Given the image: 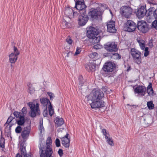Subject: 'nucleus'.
<instances>
[{"instance_id":"nucleus-25","label":"nucleus","mask_w":157,"mask_h":157,"mask_svg":"<svg viewBox=\"0 0 157 157\" xmlns=\"http://www.w3.org/2000/svg\"><path fill=\"white\" fill-rule=\"evenodd\" d=\"M152 118L150 116H148L144 118L143 121L144 123L146 124H149L151 123Z\"/></svg>"},{"instance_id":"nucleus-32","label":"nucleus","mask_w":157,"mask_h":157,"mask_svg":"<svg viewBox=\"0 0 157 157\" xmlns=\"http://www.w3.org/2000/svg\"><path fill=\"white\" fill-rule=\"evenodd\" d=\"M14 119V118H13V117L10 116L8 118L7 121L4 124V126L6 125L7 124H12V122L13 121Z\"/></svg>"},{"instance_id":"nucleus-40","label":"nucleus","mask_w":157,"mask_h":157,"mask_svg":"<svg viewBox=\"0 0 157 157\" xmlns=\"http://www.w3.org/2000/svg\"><path fill=\"white\" fill-rule=\"evenodd\" d=\"M22 131V128L21 126L18 125L15 128V131L16 133H20Z\"/></svg>"},{"instance_id":"nucleus-49","label":"nucleus","mask_w":157,"mask_h":157,"mask_svg":"<svg viewBox=\"0 0 157 157\" xmlns=\"http://www.w3.org/2000/svg\"><path fill=\"white\" fill-rule=\"evenodd\" d=\"M58 153L60 157H62L63 154V150L59 149L58 151Z\"/></svg>"},{"instance_id":"nucleus-52","label":"nucleus","mask_w":157,"mask_h":157,"mask_svg":"<svg viewBox=\"0 0 157 157\" xmlns=\"http://www.w3.org/2000/svg\"><path fill=\"white\" fill-rule=\"evenodd\" d=\"M151 89H153L152 88V84L151 83H149V84L147 86V89H146V91L147 90H150Z\"/></svg>"},{"instance_id":"nucleus-58","label":"nucleus","mask_w":157,"mask_h":157,"mask_svg":"<svg viewBox=\"0 0 157 157\" xmlns=\"http://www.w3.org/2000/svg\"><path fill=\"white\" fill-rule=\"evenodd\" d=\"M149 54V51H144V56L145 57L147 56Z\"/></svg>"},{"instance_id":"nucleus-54","label":"nucleus","mask_w":157,"mask_h":157,"mask_svg":"<svg viewBox=\"0 0 157 157\" xmlns=\"http://www.w3.org/2000/svg\"><path fill=\"white\" fill-rule=\"evenodd\" d=\"M43 115L44 117H46L48 115V111L47 109H44L43 112Z\"/></svg>"},{"instance_id":"nucleus-6","label":"nucleus","mask_w":157,"mask_h":157,"mask_svg":"<svg viewBox=\"0 0 157 157\" xmlns=\"http://www.w3.org/2000/svg\"><path fill=\"white\" fill-rule=\"evenodd\" d=\"M145 7V6H141L136 12V15L138 18H141L146 15L147 17V20L149 19V16H147L148 13H147V10Z\"/></svg>"},{"instance_id":"nucleus-18","label":"nucleus","mask_w":157,"mask_h":157,"mask_svg":"<svg viewBox=\"0 0 157 157\" xmlns=\"http://www.w3.org/2000/svg\"><path fill=\"white\" fill-rule=\"evenodd\" d=\"M85 68L88 71H94L95 70L96 66L93 63H89L85 65Z\"/></svg>"},{"instance_id":"nucleus-47","label":"nucleus","mask_w":157,"mask_h":157,"mask_svg":"<svg viewBox=\"0 0 157 157\" xmlns=\"http://www.w3.org/2000/svg\"><path fill=\"white\" fill-rule=\"evenodd\" d=\"M152 26L157 30V20L154 21L152 23Z\"/></svg>"},{"instance_id":"nucleus-57","label":"nucleus","mask_w":157,"mask_h":157,"mask_svg":"<svg viewBox=\"0 0 157 157\" xmlns=\"http://www.w3.org/2000/svg\"><path fill=\"white\" fill-rule=\"evenodd\" d=\"M24 157L23 155H22L21 151V154L20 153H18L16 155V157Z\"/></svg>"},{"instance_id":"nucleus-42","label":"nucleus","mask_w":157,"mask_h":157,"mask_svg":"<svg viewBox=\"0 0 157 157\" xmlns=\"http://www.w3.org/2000/svg\"><path fill=\"white\" fill-rule=\"evenodd\" d=\"M43 120H41L40 121V125L39 127V131L40 133H42V128L43 129Z\"/></svg>"},{"instance_id":"nucleus-51","label":"nucleus","mask_w":157,"mask_h":157,"mask_svg":"<svg viewBox=\"0 0 157 157\" xmlns=\"http://www.w3.org/2000/svg\"><path fill=\"white\" fill-rule=\"evenodd\" d=\"M102 132L103 133V135L104 136H105V135H108L109 136L108 132H107L106 131V129H103L102 130Z\"/></svg>"},{"instance_id":"nucleus-45","label":"nucleus","mask_w":157,"mask_h":157,"mask_svg":"<svg viewBox=\"0 0 157 157\" xmlns=\"http://www.w3.org/2000/svg\"><path fill=\"white\" fill-rule=\"evenodd\" d=\"M47 94L50 97V100H53V98L55 97L54 94L51 92H48Z\"/></svg>"},{"instance_id":"nucleus-2","label":"nucleus","mask_w":157,"mask_h":157,"mask_svg":"<svg viewBox=\"0 0 157 157\" xmlns=\"http://www.w3.org/2000/svg\"><path fill=\"white\" fill-rule=\"evenodd\" d=\"M130 53L134 62L139 64L141 63L142 61L141 52L135 48H132Z\"/></svg>"},{"instance_id":"nucleus-13","label":"nucleus","mask_w":157,"mask_h":157,"mask_svg":"<svg viewBox=\"0 0 157 157\" xmlns=\"http://www.w3.org/2000/svg\"><path fill=\"white\" fill-rule=\"evenodd\" d=\"M52 143V139L51 137H48L46 140V145L45 147H42L40 144V146L39 147L40 151H41L42 150L43 151H45V150H52L51 147Z\"/></svg>"},{"instance_id":"nucleus-5","label":"nucleus","mask_w":157,"mask_h":157,"mask_svg":"<svg viewBox=\"0 0 157 157\" xmlns=\"http://www.w3.org/2000/svg\"><path fill=\"white\" fill-rule=\"evenodd\" d=\"M137 27L140 32L143 33H146L149 30L148 24L144 21H138Z\"/></svg>"},{"instance_id":"nucleus-62","label":"nucleus","mask_w":157,"mask_h":157,"mask_svg":"<svg viewBox=\"0 0 157 157\" xmlns=\"http://www.w3.org/2000/svg\"><path fill=\"white\" fill-rule=\"evenodd\" d=\"M105 138L107 140L110 138H109L108 137V136H107V135H105Z\"/></svg>"},{"instance_id":"nucleus-53","label":"nucleus","mask_w":157,"mask_h":157,"mask_svg":"<svg viewBox=\"0 0 157 157\" xmlns=\"http://www.w3.org/2000/svg\"><path fill=\"white\" fill-rule=\"evenodd\" d=\"M81 3H85L84 0H78V1H77L75 2V4Z\"/></svg>"},{"instance_id":"nucleus-31","label":"nucleus","mask_w":157,"mask_h":157,"mask_svg":"<svg viewBox=\"0 0 157 157\" xmlns=\"http://www.w3.org/2000/svg\"><path fill=\"white\" fill-rule=\"evenodd\" d=\"M48 108L49 112V114L51 116H52L54 113V110L52 108V106L51 103H50V104L48 107Z\"/></svg>"},{"instance_id":"nucleus-14","label":"nucleus","mask_w":157,"mask_h":157,"mask_svg":"<svg viewBox=\"0 0 157 157\" xmlns=\"http://www.w3.org/2000/svg\"><path fill=\"white\" fill-rule=\"evenodd\" d=\"M107 31L111 33H114L116 32L115 21H111L108 22L107 24Z\"/></svg>"},{"instance_id":"nucleus-20","label":"nucleus","mask_w":157,"mask_h":157,"mask_svg":"<svg viewBox=\"0 0 157 157\" xmlns=\"http://www.w3.org/2000/svg\"><path fill=\"white\" fill-rule=\"evenodd\" d=\"M9 62L11 63H14L17 59L18 57L13 53H11L9 56Z\"/></svg>"},{"instance_id":"nucleus-59","label":"nucleus","mask_w":157,"mask_h":157,"mask_svg":"<svg viewBox=\"0 0 157 157\" xmlns=\"http://www.w3.org/2000/svg\"><path fill=\"white\" fill-rule=\"evenodd\" d=\"M72 54V53L71 52H69L68 53H66V54H67L66 56L65 57V59H67V58L68 57H69L70 56V54Z\"/></svg>"},{"instance_id":"nucleus-63","label":"nucleus","mask_w":157,"mask_h":157,"mask_svg":"<svg viewBox=\"0 0 157 157\" xmlns=\"http://www.w3.org/2000/svg\"><path fill=\"white\" fill-rule=\"evenodd\" d=\"M13 65H12V64H11V67H13Z\"/></svg>"},{"instance_id":"nucleus-27","label":"nucleus","mask_w":157,"mask_h":157,"mask_svg":"<svg viewBox=\"0 0 157 157\" xmlns=\"http://www.w3.org/2000/svg\"><path fill=\"white\" fill-rule=\"evenodd\" d=\"M110 56L112 59H114L118 60L121 58V56L118 53H114Z\"/></svg>"},{"instance_id":"nucleus-50","label":"nucleus","mask_w":157,"mask_h":157,"mask_svg":"<svg viewBox=\"0 0 157 157\" xmlns=\"http://www.w3.org/2000/svg\"><path fill=\"white\" fill-rule=\"evenodd\" d=\"M93 47L94 48L97 49L101 48V46L100 45L98 44H97L94 45V46Z\"/></svg>"},{"instance_id":"nucleus-29","label":"nucleus","mask_w":157,"mask_h":157,"mask_svg":"<svg viewBox=\"0 0 157 157\" xmlns=\"http://www.w3.org/2000/svg\"><path fill=\"white\" fill-rule=\"evenodd\" d=\"M78 80L79 82V85L81 86H82L84 82H86L85 79H83L82 75H80L78 77Z\"/></svg>"},{"instance_id":"nucleus-55","label":"nucleus","mask_w":157,"mask_h":157,"mask_svg":"<svg viewBox=\"0 0 157 157\" xmlns=\"http://www.w3.org/2000/svg\"><path fill=\"white\" fill-rule=\"evenodd\" d=\"M27 108L26 107H24L22 109L21 111L23 113V115L26 113Z\"/></svg>"},{"instance_id":"nucleus-11","label":"nucleus","mask_w":157,"mask_h":157,"mask_svg":"<svg viewBox=\"0 0 157 157\" xmlns=\"http://www.w3.org/2000/svg\"><path fill=\"white\" fill-rule=\"evenodd\" d=\"M30 108V112H29L30 116L34 118L36 116L37 114L39 115L40 114V111L38 110H36L35 109V104L32 102H29L27 103Z\"/></svg>"},{"instance_id":"nucleus-19","label":"nucleus","mask_w":157,"mask_h":157,"mask_svg":"<svg viewBox=\"0 0 157 157\" xmlns=\"http://www.w3.org/2000/svg\"><path fill=\"white\" fill-rule=\"evenodd\" d=\"M16 122L19 126H23L25 123L24 115L20 116L17 119H15Z\"/></svg>"},{"instance_id":"nucleus-8","label":"nucleus","mask_w":157,"mask_h":157,"mask_svg":"<svg viewBox=\"0 0 157 157\" xmlns=\"http://www.w3.org/2000/svg\"><path fill=\"white\" fill-rule=\"evenodd\" d=\"M115 67V65L114 63L109 62L105 63L102 69L105 72H109L113 71Z\"/></svg>"},{"instance_id":"nucleus-1","label":"nucleus","mask_w":157,"mask_h":157,"mask_svg":"<svg viewBox=\"0 0 157 157\" xmlns=\"http://www.w3.org/2000/svg\"><path fill=\"white\" fill-rule=\"evenodd\" d=\"M104 96V93L101 90H94L90 95L86 97V99L88 101L91 100L90 105L92 109H97L105 106V102L102 100Z\"/></svg>"},{"instance_id":"nucleus-41","label":"nucleus","mask_w":157,"mask_h":157,"mask_svg":"<svg viewBox=\"0 0 157 157\" xmlns=\"http://www.w3.org/2000/svg\"><path fill=\"white\" fill-rule=\"evenodd\" d=\"M13 115L14 116L16 117V119H17L20 117V116H21L22 115H21V113L17 111H15L13 113Z\"/></svg>"},{"instance_id":"nucleus-37","label":"nucleus","mask_w":157,"mask_h":157,"mask_svg":"<svg viewBox=\"0 0 157 157\" xmlns=\"http://www.w3.org/2000/svg\"><path fill=\"white\" fill-rule=\"evenodd\" d=\"M91 39H92L93 42L95 44L98 43L100 40V37H99V36H96L94 37H93V38H92Z\"/></svg>"},{"instance_id":"nucleus-43","label":"nucleus","mask_w":157,"mask_h":157,"mask_svg":"<svg viewBox=\"0 0 157 157\" xmlns=\"http://www.w3.org/2000/svg\"><path fill=\"white\" fill-rule=\"evenodd\" d=\"M107 142L111 146H113L114 145V143H113V141L112 140V138H109L107 140Z\"/></svg>"},{"instance_id":"nucleus-30","label":"nucleus","mask_w":157,"mask_h":157,"mask_svg":"<svg viewBox=\"0 0 157 157\" xmlns=\"http://www.w3.org/2000/svg\"><path fill=\"white\" fill-rule=\"evenodd\" d=\"M147 105L149 109H152L154 108V105L151 101L147 102Z\"/></svg>"},{"instance_id":"nucleus-26","label":"nucleus","mask_w":157,"mask_h":157,"mask_svg":"<svg viewBox=\"0 0 157 157\" xmlns=\"http://www.w3.org/2000/svg\"><path fill=\"white\" fill-rule=\"evenodd\" d=\"M28 92L29 93L32 94H33L35 91V88L33 86L31 83H29L28 84Z\"/></svg>"},{"instance_id":"nucleus-7","label":"nucleus","mask_w":157,"mask_h":157,"mask_svg":"<svg viewBox=\"0 0 157 157\" xmlns=\"http://www.w3.org/2000/svg\"><path fill=\"white\" fill-rule=\"evenodd\" d=\"M105 48L107 51L111 52H116L118 49L117 44L114 42L107 43L105 45Z\"/></svg>"},{"instance_id":"nucleus-28","label":"nucleus","mask_w":157,"mask_h":157,"mask_svg":"<svg viewBox=\"0 0 157 157\" xmlns=\"http://www.w3.org/2000/svg\"><path fill=\"white\" fill-rule=\"evenodd\" d=\"M141 48L144 50L145 48V41L143 40H137Z\"/></svg>"},{"instance_id":"nucleus-44","label":"nucleus","mask_w":157,"mask_h":157,"mask_svg":"<svg viewBox=\"0 0 157 157\" xmlns=\"http://www.w3.org/2000/svg\"><path fill=\"white\" fill-rule=\"evenodd\" d=\"M66 41L67 43L69 44H71L73 42L72 40L71 39V37L69 36H68L67 38L66 39Z\"/></svg>"},{"instance_id":"nucleus-38","label":"nucleus","mask_w":157,"mask_h":157,"mask_svg":"<svg viewBox=\"0 0 157 157\" xmlns=\"http://www.w3.org/2000/svg\"><path fill=\"white\" fill-rule=\"evenodd\" d=\"M13 48V52L12 53H13L14 54L17 56L20 54L19 51L15 46H14Z\"/></svg>"},{"instance_id":"nucleus-10","label":"nucleus","mask_w":157,"mask_h":157,"mask_svg":"<svg viewBox=\"0 0 157 157\" xmlns=\"http://www.w3.org/2000/svg\"><path fill=\"white\" fill-rule=\"evenodd\" d=\"M86 12H83L82 14L78 16V24L81 26L85 25L88 20V17L86 14Z\"/></svg>"},{"instance_id":"nucleus-21","label":"nucleus","mask_w":157,"mask_h":157,"mask_svg":"<svg viewBox=\"0 0 157 157\" xmlns=\"http://www.w3.org/2000/svg\"><path fill=\"white\" fill-rule=\"evenodd\" d=\"M86 6L85 3L75 4V7L79 10H83V12H86L85 9Z\"/></svg>"},{"instance_id":"nucleus-12","label":"nucleus","mask_w":157,"mask_h":157,"mask_svg":"<svg viewBox=\"0 0 157 157\" xmlns=\"http://www.w3.org/2000/svg\"><path fill=\"white\" fill-rule=\"evenodd\" d=\"M98 35V32L97 30L93 27H90L87 32V36L90 39L97 36Z\"/></svg>"},{"instance_id":"nucleus-33","label":"nucleus","mask_w":157,"mask_h":157,"mask_svg":"<svg viewBox=\"0 0 157 157\" xmlns=\"http://www.w3.org/2000/svg\"><path fill=\"white\" fill-rule=\"evenodd\" d=\"M147 91L150 97H153L156 95V94L154 92L153 89L147 90Z\"/></svg>"},{"instance_id":"nucleus-56","label":"nucleus","mask_w":157,"mask_h":157,"mask_svg":"<svg viewBox=\"0 0 157 157\" xmlns=\"http://www.w3.org/2000/svg\"><path fill=\"white\" fill-rule=\"evenodd\" d=\"M35 109H36V110H38L39 111H40L39 109V105L38 103H36V105H35V107H34Z\"/></svg>"},{"instance_id":"nucleus-22","label":"nucleus","mask_w":157,"mask_h":157,"mask_svg":"<svg viewBox=\"0 0 157 157\" xmlns=\"http://www.w3.org/2000/svg\"><path fill=\"white\" fill-rule=\"evenodd\" d=\"M55 122L56 124V126H61L64 123L63 119L62 118L56 117L55 120Z\"/></svg>"},{"instance_id":"nucleus-39","label":"nucleus","mask_w":157,"mask_h":157,"mask_svg":"<svg viewBox=\"0 0 157 157\" xmlns=\"http://www.w3.org/2000/svg\"><path fill=\"white\" fill-rule=\"evenodd\" d=\"M0 143V147H1L2 148H4L5 147V139L3 137H1Z\"/></svg>"},{"instance_id":"nucleus-23","label":"nucleus","mask_w":157,"mask_h":157,"mask_svg":"<svg viewBox=\"0 0 157 157\" xmlns=\"http://www.w3.org/2000/svg\"><path fill=\"white\" fill-rule=\"evenodd\" d=\"M21 152L22 155H23L24 157H31V153L28 154L26 152L25 147L23 146H21Z\"/></svg>"},{"instance_id":"nucleus-9","label":"nucleus","mask_w":157,"mask_h":157,"mask_svg":"<svg viewBox=\"0 0 157 157\" xmlns=\"http://www.w3.org/2000/svg\"><path fill=\"white\" fill-rule=\"evenodd\" d=\"M102 14L101 12L94 9L90 11L88 15L92 20H98L99 18L101 17Z\"/></svg>"},{"instance_id":"nucleus-36","label":"nucleus","mask_w":157,"mask_h":157,"mask_svg":"<svg viewBox=\"0 0 157 157\" xmlns=\"http://www.w3.org/2000/svg\"><path fill=\"white\" fill-rule=\"evenodd\" d=\"M89 56L90 58L93 59L95 58H98V54L96 52H93L90 53L89 54Z\"/></svg>"},{"instance_id":"nucleus-46","label":"nucleus","mask_w":157,"mask_h":157,"mask_svg":"<svg viewBox=\"0 0 157 157\" xmlns=\"http://www.w3.org/2000/svg\"><path fill=\"white\" fill-rule=\"evenodd\" d=\"M56 145L57 147H59L60 146V142L59 139L57 138L56 140Z\"/></svg>"},{"instance_id":"nucleus-24","label":"nucleus","mask_w":157,"mask_h":157,"mask_svg":"<svg viewBox=\"0 0 157 157\" xmlns=\"http://www.w3.org/2000/svg\"><path fill=\"white\" fill-rule=\"evenodd\" d=\"M40 101L41 104L44 106L47 105L48 103H49V105L51 103L49 99L45 98H42L40 99Z\"/></svg>"},{"instance_id":"nucleus-48","label":"nucleus","mask_w":157,"mask_h":157,"mask_svg":"<svg viewBox=\"0 0 157 157\" xmlns=\"http://www.w3.org/2000/svg\"><path fill=\"white\" fill-rule=\"evenodd\" d=\"M81 51V49L80 48L77 47L75 52V55H76L79 54Z\"/></svg>"},{"instance_id":"nucleus-16","label":"nucleus","mask_w":157,"mask_h":157,"mask_svg":"<svg viewBox=\"0 0 157 157\" xmlns=\"http://www.w3.org/2000/svg\"><path fill=\"white\" fill-rule=\"evenodd\" d=\"M30 131V126L24 127V130L21 132V136L23 139H25L29 136Z\"/></svg>"},{"instance_id":"nucleus-61","label":"nucleus","mask_w":157,"mask_h":157,"mask_svg":"<svg viewBox=\"0 0 157 157\" xmlns=\"http://www.w3.org/2000/svg\"><path fill=\"white\" fill-rule=\"evenodd\" d=\"M149 46H153V44L152 42H149Z\"/></svg>"},{"instance_id":"nucleus-35","label":"nucleus","mask_w":157,"mask_h":157,"mask_svg":"<svg viewBox=\"0 0 157 157\" xmlns=\"http://www.w3.org/2000/svg\"><path fill=\"white\" fill-rule=\"evenodd\" d=\"M13 125V124H10L7 125L5 128V131L6 132H11V128L12 125Z\"/></svg>"},{"instance_id":"nucleus-34","label":"nucleus","mask_w":157,"mask_h":157,"mask_svg":"<svg viewBox=\"0 0 157 157\" xmlns=\"http://www.w3.org/2000/svg\"><path fill=\"white\" fill-rule=\"evenodd\" d=\"M68 10L70 11V14L72 13H73V17H75L77 16L78 14L76 12H73V10L72 9L70 8H67L66 9V12H67Z\"/></svg>"},{"instance_id":"nucleus-17","label":"nucleus","mask_w":157,"mask_h":157,"mask_svg":"<svg viewBox=\"0 0 157 157\" xmlns=\"http://www.w3.org/2000/svg\"><path fill=\"white\" fill-rule=\"evenodd\" d=\"M134 91L135 93L141 94L142 95L145 96L146 92V88L144 86H138L135 88Z\"/></svg>"},{"instance_id":"nucleus-4","label":"nucleus","mask_w":157,"mask_h":157,"mask_svg":"<svg viewBox=\"0 0 157 157\" xmlns=\"http://www.w3.org/2000/svg\"><path fill=\"white\" fill-rule=\"evenodd\" d=\"M120 12L123 16L126 18H129L132 14V10L129 6H124L121 7Z\"/></svg>"},{"instance_id":"nucleus-15","label":"nucleus","mask_w":157,"mask_h":157,"mask_svg":"<svg viewBox=\"0 0 157 157\" xmlns=\"http://www.w3.org/2000/svg\"><path fill=\"white\" fill-rule=\"evenodd\" d=\"M69 134L67 133L63 137L61 138L62 144L66 148H68L70 146V140L68 138Z\"/></svg>"},{"instance_id":"nucleus-64","label":"nucleus","mask_w":157,"mask_h":157,"mask_svg":"<svg viewBox=\"0 0 157 157\" xmlns=\"http://www.w3.org/2000/svg\"><path fill=\"white\" fill-rule=\"evenodd\" d=\"M103 90V91H104V92H105V91H106V90Z\"/></svg>"},{"instance_id":"nucleus-3","label":"nucleus","mask_w":157,"mask_h":157,"mask_svg":"<svg viewBox=\"0 0 157 157\" xmlns=\"http://www.w3.org/2000/svg\"><path fill=\"white\" fill-rule=\"evenodd\" d=\"M137 25L133 21L129 20L124 24V30L129 32H133L136 29Z\"/></svg>"},{"instance_id":"nucleus-60","label":"nucleus","mask_w":157,"mask_h":157,"mask_svg":"<svg viewBox=\"0 0 157 157\" xmlns=\"http://www.w3.org/2000/svg\"><path fill=\"white\" fill-rule=\"evenodd\" d=\"M144 51H148V48L147 47H145L144 48Z\"/></svg>"}]
</instances>
